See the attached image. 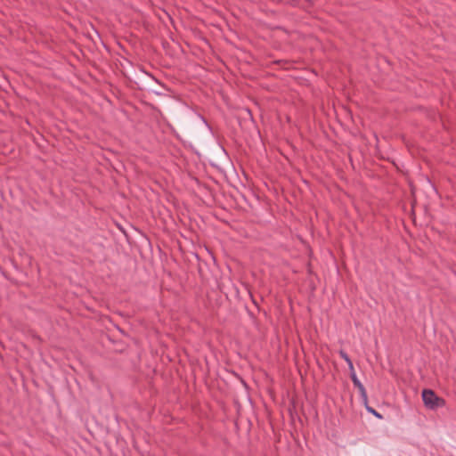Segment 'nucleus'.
<instances>
[{"label":"nucleus","mask_w":456,"mask_h":456,"mask_svg":"<svg viewBox=\"0 0 456 456\" xmlns=\"http://www.w3.org/2000/svg\"><path fill=\"white\" fill-rule=\"evenodd\" d=\"M422 400L426 407L435 410L445 405V400L439 397L431 389H424L422 391Z\"/></svg>","instance_id":"1"},{"label":"nucleus","mask_w":456,"mask_h":456,"mask_svg":"<svg viewBox=\"0 0 456 456\" xmlns=\"http://www.w3.org/2000/svg\"><path fill=\"white\" fill-rule=\"evenodd\" d=\"M350 377H351V379L354 383V385L355 387H358L360 385H362V383L360 382V380L358 379V378L356 377V374L354 372V370H351V374H350Z\"/></svg>","instance_id":"3"},{"label":"nucleus","mask_w":456,"mask_h":456,"mask_svg":"<svg viewBox=\"0 0 456 456\" xmlns=\"http://www.w3.org/2000/svg\"><path fill=\"white\" fill-rule=\"evenodd\" d=\"M339 355L346 362L350 370H354L353 362H352L351 359L349 358V356L347 355V354L345 351L340 350L339 351Z\"/></svg>","instance_id":"2"},{"label":"nucleus","mask_w":456,"mask_h":456,"mask_svg":"<svg viewBox=\"0 0 456 456\" xmlns=\"http://www.w3.org/2000/svg\"><path fill=\"white\" fill-rule=\"evenodd\" d=\"M356 387L359 389V391H360L361 395L362 396V398H363L364 400H366V399H367V393H366V390H365V388H364L363 385L362 384V385H360V386H358V387Z\"/></svg>","instance_id":"4"}]
</instances>
